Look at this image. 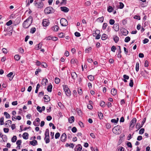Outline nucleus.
I'll list each match as a JSON object with an SVG mask.
<instances>
[{
  "label": "nucleus",
  "instance_id": "44",
  "mask_svg": "<svg viewBox=\"0 0 151 151\" xmlns=\"http://www.w3.org/2000/svg\"><path fill=\"white\" fill-rule=\"evenodd\" d=\"M4 118L3 117H1L0 119V124L1 125H2L4 124Z\"/></svg>",
  "mask_w": 151,
  "mask_h": 151
},
{
  "label": "nucleus",
  "instance_id": "24",
  "mask_svg": "<svg viewBox=\"0 0 151 151\" xmlns=\"http://www.w3.org/2000/svg\"><path fill=\"white\" fill-rule=\"evenodd\" d=\"M22 140H18L16 142V144L17 145V147H19V149H20V145L22 143Z\"/></svg>",
  "mask_w": 151,
  "mask_h": 151
},
{
  "label": "nucleus",
  "instance_id": "54",
  "mask_svg": "<svg viewBox=\"0 0 151 151\" xmlns=\"http://www.w3.org/2000/svg\"><path fill=\"white\" fill-rule=\"evenodd\" d=\"M109 22V24L111 25H113L115 21H114V20L113 19H111L110 20Z\"/></svg>",
  "mask_w": 151,
  "mask_h": 151
},
{
  "label": "nucleus",
  "instance_id": "46",
  "mask_svg": "<svg viewBox=\"0 0 151 151\" xmlns=\"http://www.w3.org/2000/svg\"><path fill=\"white\" fill-rule=\"evenodd\" d=\"M136 127L137 129H138L136 131L138 130L139 129L141 128V127H140V123H137L136 125Z\"/></svg>",
  "mask_w": 151,
  "mask_h": 151
},
{
  "label": "nucleus",
  "instance_id": "33",
  "mask_svg": "<svg viewBox=\"0 0 151 151\" xmlns=\"http://www.w3.org/2000/svg\"><path fill=\"white\" fill-rule=\"evenodd\" d=\"M133 81L132 79L131 78L130 79V81L129 84V86L131 87H132L133 85Z\"/></svg>",
  "mask_w": 151,
  "mask_h": 151
},
{
  "label": "nucleus",
  "instance_id": "9",
  "mask_svg": "<svg viewBox=\"0 0 151 151\" xmlns=\"http://www.w3.org/2000/svg\"><path fill=\"white\" fill-rule=\"evenodd\" d=\"M82 148L81 145L80 144H78L76 146L75 148V151H81Z\"/></svg>",
  "mask_w": 151,
  "mask_h": 151
},
{
  "label": "nucleus",
  "instance_id": "20",
  "mask_svg": "<svg viewBox=\"0 0 151 151\" xmlns=\"http://www.w3.org/2000/svg\"><path fill=\"white\" fill-rule=\"evenodd\" d=\"M49 131L48 129H46L45 132V137H49Z\"/></svg>",
  "mask_w": 151,
  "mask_h": 151
},
{
  "label": "nucleus",
  "instance_id": "63",
  "mask_svg": "<svg viewBox=\"0 0 151 151\" xmlns=\"http://www.w3.org/2000/svg\"><path fill=\"white\" fill-rule=\"evenodd\" d=\"M149 41V40L148 39L145 38L143 40V44H145L147 43Z\"/></svg>",
  "mask_w": 151,
  "mask_h": 151
},
{
  "label": "nucleus",
  "instance_id": "39",
  "mask_svg": "<svg viewBox=\"0 0 151 151\" xmlns=\"http://www.w3.org/2000/svg\"><path fill=\"white\" fill-rule=\"evenodd\" d=\"M118 148V151H125L124 148L122 146H119Z\"/></svg>",
  "mask_w": 151,
  "mask_h": 151
},
{
  "label": "nucleus",
  "instance_id": "60",
  "mask_svg": "<svg viewBox=\"0 0 151 151\" xmlns=\"http://www.w3.org/2000/svg\"><path fill=\"white\" fill-rule=\"evenodd\" d=\"M119 8L120 9H122L124 7V4L122 2H119Z\"/></svg>",
  "mask_w": 151,
  "mask_h": 151
},
{
  "label": "nucleus",
  "instance_id": "29",
  "mask_svg": "<svg viewBox=\"0 0 151 151\" xmlns=\"http://www.w3.org/2000/svg\"><path fill=\"white\" fill-rule=\"evenodd\" d=\"M88 78L91 81H93L94 78V77L91 75L88 76Z\"/></svg>",
  "mask_w": 151,
  "mask_h": 151
},
{
  "label": "nucleus",
  "instance_id": "3",
  "mask_svg": "<svg viewBox=\"0 0 151 151\" xmlns=\"http://www.w3.org/2000/svg\"><path fill=\"white\" fill-rule=\"evenodd\" d=\"M121 127L119 125L115 127L112 129L113 132L116 134H119L120 133Z\"/></svg>",
  "mask_w": 151,
  "mask_h": 151
},
{
  "label": "nucleus",
  "instance_id": "25",
  "mask_svg": "<svg viewBox=\"0 0 151 151\" xmlns=\"http://www.w3.org/2000/svg\"><path fill=\"white\" fill-rule=\"evenodd\" d=\"M101 39L102 40H105L107 38V36L105 34H103L101 36Z\"/></svg>",
  "mask_w": 151,
  "mask_h": 151
},
{
  "label": "nucleus",
  "instance_id": "55",
  "mask_svg": "<svg viewBox=\"0 0 151 151\" xmlns=\"http://www.w3.org/2000/svg\"><path fill=\"white\" fill-rule=\"evenodd\" d=\"M12 20H10L8 22H7L6 23V24L7 26H9L10 25L12 24Z\"/></svg>",
  "mask_w": 151,
  "mask_h": 151
},
{
  "label": "nucleus",
  "instance_id": "50",
  "mask_svg": "<svg viewBox=\"0 0 151 151\" xmlns=\"http://www.w3.org/2000/svg\"><path fill=\"white\" fill-rule=\"evenodd\" d=\"M40 87V85L39 84H38L37 86L36 89L35 91V93H37L38 91L39 88Z\"/></svg>",
  "mask_w": 151,
  "mask_h": 151
},
{
  "label": "nucleus",
  "instance_id": "17",
  "mask_svg": "<svg viewBox=\"0 0 151 151\" xmlns=\"http://www.w3.org/2000/svg\"><path fill=\"white\" fill-rule=\"evenodd\" d=\"M28 136L29 134L27 133L24 132L22 135V137L24 139H28Z\"/></svg>",
  "mask_w": 151,
  "mask_h": 151
},
{
  "label": "nucleus",
  "instance_id": "32",
  "mask_svg": "<svg viewBox=\"0 0 151 151\" xmlns=\"http://www.w3.org/2000/svg\"><path fill=\"white\" fill-rule=\"evenodd\" d=\"M4 114V115H5L6 118L9 119L10 118V115L6 112H5Z\"/></svg>",
  "mask_w": 151,
  "mask_h": 151
},
{
  "label": "nucleus",
  "instance_id": "21",
  "mask_svg": "<svg viewBox=\"0 0 151 151\" xmlns=\"http://www.w3.org/2000/svg\"><path fill=\"white\" fill-rule=\"evenodd\" d=\"M113 39L115 43H117L119 40V38L117 36H114L113 37Z\"/></svg>",
  "mask_w": 151,
  "mask_h": 151
},
{
  "label": "nucleus",
  "instance_id": "64",
  "mask_svg": "<svg viewBox=\"0 0 151 151\" xmlns=\"http://www.w3.org/2000/svg\"><path fill=\"white\" fill-rule=\"evenodd\" d=\"M52 36H49L47 37L45 39L46 40H52Z\"/></svg>",
  "mask_w": 151,
  "mask_h": 151
},
{
  "label": "nucleus",
  "instance_id": "1",
  "mask_svg": "<svg viewBox=\"0 0 151 151\" xmlns=\"http://www.w3.org/2000/svg\"><path fill=\"white\" fill-rule=\"evenodd\" d=\"M32 21V17L29 16L23 22V26L25 28H28L31 25Z\"/></svg>",
  "mask_w": 151,
  "mask_h": 151
},
{
  "label": "nucleus",
  "instance_id": "53",
  "mask_svg": "<svg viewBox=\"0 0 151 151\" xmlns=\"http://www.w3.org/2000/svg\"><path fill=\"white\" fill-rule=\"evenodd\" d=\"M101 106L104 107L105 106V102L104 101H102L100 104Z\"/></svg>",
  "mask_w": 151,
  "mask_h": 151
},
{
  "label": "nucleus",
  "instance_id": "51",
  "mask_svg": "<svg viewBox=\"0 0 151 151\" xmlns=\"http://www.w3.org/2000/svg\"><path fill=\"white\" fill-rule=\"evenodd\" d=\"M60 136V134L59 132H57L56 133L55 135V138L57 139Z\"/></svg>",
  "mask_w": 151,
  "mask_h": 151
},
{
  "label": "nucleus",
  "instance_id": "52",
  "mask_svg": "<svg viewBox=\"0 0 151 151\" xmlns=\"http://www.w3.org/2000/svg\"><path fill=\"white\" fill-rule=\"evenodd\" d=\"M127 146L129 147H130V148L132 147V144L130 142H127Z\"/></svg>",
  "mask_w": 151,
  "mask_h": 151
},
{
  "label": "nucleus",
  "instance_id": "11",
  "mask_svg": "<svg viewBox=\"0 0 151 151\" xmlns=\"http://www.w3.org/2000/svg\"><path fill=\"white\" fill-rule=\"evenodd\" d=\"M42 24L43 26L44 27L48 26L49 24L48 20L47 19H43L42 22Z\"/></svg>",
  "mask_w": 151,
  "mask_h": 151
},
{
  "label": "nucleus",
  "instance_id": "7",
  "mask_svg": "<svg viewBox=\"0 0 151 151\" xmlns=\"http://www.w3.org/2000/svg\"><path fill=\"white\" fill-rule=\"evenodd\" d=\"M67 138V135L65 133H64L61 136L60 138V140L62 142H65L66 139Z\"/></svg>",
  "mask_w": 151,
  "mask_h": 151
},
{
  "label": "nucleus",
  "instance_id": "15",
  "mask_svg": "<svg viewBox=\"0 0 151 151\" xmlns=\"http://www.w3.org/2000/svg\"><path fill=\"white\" fill-rule=\"evenodd\" d=\"M71 76L73 79L75 80L77 77V75L75 72H73L71 73Z\"/></svg>",
  "mask_w": 151,
  "mask_h": 151
},
{
  "label": "nucleus",
  "instance_id": "2",
  "mask_svg": "<svg viewBox=\"0 0 151 151\" xmlns=\"http://www.w3.org/2000/svg\"><path fill=\"white\" fill-rule=\"evenodd\" d=\"M44 12L45 14H48L54 13L55 12V10L52 7L49 6L45 8Z\"/></svg>",
  "mask_w": 151,
  "mask_h": 151
},
{
  "label": "nucleus",
  "instance_id": "58",
  "mask_svg": "<svg viewBox=\"0 0 151 151\" xmlns=\"http://www.w3.org/2000/svg\"><path fill=\"white\" fill-rule=\"evenodd\" d=\"M92 49V48L91 47H90L86 49L85 50V52L86 53H88L89 51H90Z\"/></svg>",
  "mask_w": 151,
  "mask_h": 151
},
{
  "label": "nucleus",
  "instance_id": "31",
  "mask_svg": "<svg viewBox=\"0 0 151 151\" xmlns=\"http://www.w3.org/2000/svg\"><path fill=\"white\" fill-rule=\"evenodd\" d=\"M65 92L66 95L68 96H70L71 95V93L70 89L67 90Z\"/></svg>",
  "mask_w": 151,
  "mask_h": 151
},
{
  "label": "nucleus",
  "instance_id": "48",
  "mask_svg": "<svg viewBox=\"0 0 151 151\" xmlns=\"http://www.w3.org/2000/svg\"><path fill=\"white\" fill-rule=\"evenodd\" d=\"M55 82L56 84H58L60 82V79L58 78H55Z\"/></svg>",
  "mask_w": 151,
  "mask_h": 151
},
{
  "label": "nucleus",
  "instance_id": "43",
  "mask_svg": "<svg viewBox=\"0 0 151 151\" xmlns=\"http://www.w3.org/2000/svg\"><path fill=\"white\" fill-rule=\"evenodd\" d=\"M20 56L19 55H17L14 56V58L17 60H19L20 59Z\"/></svg>",
  "mask_w": 151,
  "mask_h": 151
},
{
  "label": "nucleus",
  "instance_id": "36",
  "mask_svg": "<svg viewBox=\"0 0 151 151\" xmlns=\"http://www.w3.org/2000/svg\"><path fill=\"white\" fill-rule=\"evenodd\" d=\"M1 137L3 139V141L4 142H5L6 141L7 136L6 135H2Z\"/></svg>",
  "mask_w": 151,
  "mask_h": 151
},
{
  "label": "nucleus",
  "instance_id": "42",
  "mask_svg": "<svg viewBox=\"0 0 151 151\" xmlns=\"http://www.w3.org/2000/svg\"><path fill=\"white\" fill-rule=\"evenodd\" d=\"M113 8L112 6H109L107 8V11L109 12H112Z\"/></svg>",
  "mask_w": 151,
  "mask_h": 151
},
{
  "label": "nucleus",
  "instance_id": "45",
  "mask_svg": "<svg viewBox=\"0 0 151 151\" xmlns=\"http://www.w3.org/2000/svg\"><path fill=\"white\" fill-rule=\"evenodd\" d=\"M145 129L144 128L140 129L139 131V134H142L144 132Z\"/></svg>",
  "mask_w": 151,
  "mask_h": 151
},
{
  "label": "nucleus",
  "instance_id": "57",
  "mask_svg": "<svg viewBox=\"0 0 151 151\" xmlns=\"http://www.w3.org/2000/svg\"><path fill=\"white\" fill-rule=\"evenodd\" d=\"M107 24L106 23H104L103 24V26H102V29H103L104 30L105 29L106 27H107Z\"/></svg>",
  "mask_w": 151,
  "mask_h": 151
},
{
  "label": "nucleus",
  "instance_id": "26",
  "mask_svg": "<svg viewBox=\"0 0 151 151\" xmlns=\"http://www.w3.org/2000/svg\"><path fill=\"white\" fill-rule=\"evenodd\" d=\"M104 18L103 17H99L97 19V21L101 23L102 22H103Z\"/></svg>",
  "mask_w": 151,
  "mask_h": 151
},
{
  "label": "nucleus",
  "instance_id": "12",
  "mask_svg": "<svg viewBox=\"0 0 151 151\" xmlns=\"http://www.w3.org/2000/svg\"><path fill=\"white\" fill-rule=\"evenodd\" d=\"M121 30L122 33L124 36L127 35L129 33L128 31L125 28H122Z\"/></svg>",
  "mask_w": 151,
  "mask_h": 151
},
{
  "label": "nucleus",
  "instance_id": "16",
  "mask_svg": "<svg viewBox=\"0 0 151 151\" xmlns=\"http://www.w3.org/2000/svg\"><path fill=\"white\" fill-rule=\"evenodd\" d=\"M44 99L45 102H48L50 101V98L47 95H45L44 97Z\"/></svg>",
  "mask_w": 151,
  "mask_h": 151
},
{
  "label": "nucleus",
  "instance_id": "10",
  "mask_svg": "<svg viewBox=\"0 0 151 151\" xmlns=\"http://www.w3.org/2000/svg\"><path fill=\"white\" fill-rule=\"evenodd\" d=\"M115 31L117 32L119 29V24L117 23L114 24L113 27Z\"/></svg>",
  "mask_w": 151,
  "mask_h": 151
},
{
  "label": "nucleus",
  "instance_id": "19",
  "mask_svg": "<svg viewBox=\"0 0 151 151\" xmlns=\"http://www.w3.org/2000/svg\"><path fill=\"white\" fill-rule=\"evenodd\" d=\"M29 143L30 145H32L33 146H35L37 144V142L36 140L31 141L29 142Z\"/></svg>",
  "mask_w": 151,
  "mask_h": 151
},
{
  "label": "nucleus",
  "instance_id": "28",
  "mask_svg": "<svg viewBox=\"0 0 151 151\" xmlns=\"http://www.w3.org/2000/svg\"><path fill=\"white\" fill-rule=\"evenodd\" d=\"M63 88L65 92L67 90L70 89L67 85H63Z\"/></svg>",
  "mask_w": 151,
  "mask_h": 151
},
{
  "label": "nucleus",
  "instance_id": "18",
  "mask_svg": "<svg viewBox=\"0 0 151 151\" xmlns=\"http://www.w3.org/2000/svg\"><path fill=\"white\" fill-rule=\"evenodd\" d=\"M75 120L74 117L73 116H71L68 119V121L70 123H72L74 122Z\"/></svg>",
  "mask_w": 151,
  "mask_h": 151
},
{
  "label": "nucleus",
  "instance_id": "61",
  "mask_svg": "<svg viewBox=\"0 0 151 151\" xmlns=\"http://www.w3.org/2000/svg\"><path fill=\"white\" fill-rule=\"evenodd\" d=\"M71 130L73 133H75L76 132L77 129L76 127H74L72 128Z\"/></svg>",
  "mask_w": 151,
  "mask_h": 151
},
{
  "label": "nucleus",
  "instance_id": "41",
  "mask_svg": "<svg viewBox=\"0 0 151 151\" xmlns=\"http://www.w3.org/2000/svg\"><path fill=\"white\" fill-rule=\"evenodd\" d=\"M54 29H53L54 31H57L59 29V27L57 25H55L53 27Z\"/></svg>",
  "mask_w": 151,
  "mask_h": 151
},
{
  "label": "nucleus",
  "instance_id": "49",
  "mask_svg": "<svg viewBox=\"0 0 151 151\" xmlns=\"http://www.w3.org/2000/svg\"><path fill=\"white\" fill-rule=\"evenodd\" d=\"M11 124L12 121L10 120H8L6 122V123H5V125L6 126L7 125H9V124Z\"/></svg>",
  "mask_w": 151,
  "mask_h": 151
},
{
  "label": "nucleus",
  "instance_id": "34",
  "mask_svg": "<svg viewBox=\"0 0 151 151\" xmlns=\"http://www.w3.org/2000/svg\"><path fill=\"white\" fill-rule=\"evenodd\" d=\"M17 140V137L16 136H14L12 139L11 141L12 142H14Z\"/></svg>",
  "mask_w": 151,
  "mask_h": 151
},
{
  "label": "nucleus",
  "instance_id": "35",
  "mask_svg": "<svg viewBox=\"0 0 151 151\" xmlns=\"http://www.w3.org/2000/svg\"><path fill=\"white\" fill-rule=\"evenodd\" d=\"M139 63L138 62L137 63L136 66V70L137 72H138L139 70Z\"/></svg>",
  "mask_w": 151,
  "mask_h": 151
},
{
  "label": "nucleus",
  "instance_id": "38",
  "mask_svg": "<svg viewBox=\"0 0 151 151\" xmlns=\"http://www.w3.org/2000/svg\"><path fill=\"white\" fill-rule=\"evenodd\" d=\"M130 38L129 37H126L124 40V42H128L129 41H130Z\"/></svg>",
  "mask_w": 151,
  "mask_h": 151
},
{
  "label": "nucleus",
  "instance_id": "27",
  "mask_svg": "<svg viewBox=\"0 0 151 151\" xmlns=\"http://www.w3.org/2000/svg\"><path fill=\"white\" fill-rule=\"evenodd\" d=\"M98 114L100 119H103V114L101 112H98Z\"/></svg>",
  "mask_w": 151,
  "mask_h": 151
},
{
  "label": "nucleus",
  "instance_id": "8",
  "mask_svg": "<svg viewBox=\"0 0 151 151\" xmlns=\"http://www.w3.org/2000/svg\"><path fill=\"white\" fill-rule=\"evenodd\" d=\"M137 120L136 118H134L130 122V126L132 127H133L136 122Z\"/></svg>",
  "mask_w": 151,
  "mask_h": 151
},
{
  "label": "nucleus",
  "instance_id": "14",
  "mask_svg": "<svg viewBox=\"0 0 151 151\" xmlns=\"http://www.w3.org/2000/svg\"><path fill=\"white\" fill-rule=\"evenodd\" d=\"M60 8L62 11L65 12H67L69 10L68 8L65 6L61 7Z\"/></svg>",
  "mask_w": 151,
  "mask_h": 151
},
{
  "label": "nucleus",
  "instance_id": "37",
  "mask_svg": "<svg viewBox=\"0 0 151 151\" xmlns=\"http://www.w3.org/2000/svg\"><path fill=\"white\" fill-rule=\"evenodd\" d=\"M100 33V32L99 30H97L93 34V36L94 37L96 36V35H97L98 34H99Z\"/></svg>",
  "mask_w": 151,
  "mask_h": 151
},
{
  "label": "nucleus",
  "instance_id": "40",
  "mask_svg": "<svg viewBox=\"0 0 151 151\" xmlns=\"http://www.w3.org/2000/svg\"><path fill=\"white\" fill-rule=\"evenodd\" d=\"M36 30L35 27H33L31 28L30 29V32L32 34H33L35 32Z\"/></svg>",
  "mask_w": 151,
  "mask_h": 151
},
{
  "label": "nucleus",
  "instance_id": "5",
  "mask_svg": "<svg viewBox=\"0 0 151 151\" xmlns=\"http://www.w3.org/2000/svg\"><path fill=\"white\" fill-rule=\"evenodd\" d=\"M35 6L38 8H42L43 6V3L42 1L40 2H35V1L34 3Z\"/></svg>",
  "mask_w": 151,
  "mask_h": 151
},
{
  "label": "nucleus",
  "instance_id": "13",
  "mask_svg": "<svg viewBox=\"0 0 151 151\" xmlns=\"http://www.w3.org/2000/svg\"><path fill=\"white\" fill-rule=\"evenodd\" d=\"M111 94L113 96H115L117 93V90L115 88H112L111 91Z\"/></svg>",
  "mask_w": 151,
  "mask_h": 151
},
{
  "label": "nucleus",
  "instance_id": "30",
  "mask_svg": "<svg viewBox=\"0 0 151 151\" xmlns=\"http://www.w3.org/2000/svg\"><path fill=\"white\" fill-rule=\"evenodd\" d=\"M49 137H45L44 138V140L45 141V143H48L50 142V140L49 139Z\"/></svg>",
  "mask_w": 151,
  "mask_h": 151
},
{
  "label": "nucleus",
  "instance_id": "6",
  "mask_svg": "<svg viewBox=\"0 0 151 151\" xmlns=\"http://www.w3.org/2000/svg\"><path fill=\"white\" fill-rule=\"evenodd\" d=\"M40 120L39 118H37L33 122V124L35 126H39Z\"/></svg>",
  "mask_w": 151,
  "mask_h": 151
},
{
  "label": "nucleus",
  "instance_id": "22",
  "mask_svg": "<svg viewBox=\"0 0 151 151\" xmlns=\"http://www.w3.org/2000/svg\"><path fill=\"white\" fill-rule=\"evenodd\" d=\"M48 82V80L47 79H42V83L44 85H45L46 83Z\"/></svg>",
  "mask_w": 151,
  "mask_h": 151
},
{
  "label": "nucleus",
  "instance_id": "56",
  "mask_svg": "<svg viewBox=\"0 0 151 151\" xmlns=\"http://www.w3.org/2000/svg\"><path fill=\"white\" fill-rule=\"evenodd\" d=\"M116 47L114 46H112L111 47V51L114 52H115L116 50Z\"/></svg>",
  "mask_w": 151,
  "mask_h": 151
},
{
  "label": "nucleus",
  "instance_id": "59",
  "mask_svg": "<svg viewBox=\"0 0 151 151\" xmlns=\"http://www.w3.org/2000/svg\"><path fill=\"white\" fill-rule=\"evenodd\" d=\"M41 71V69L40 68H38L37 69L36 71L35 72V75H37L39 72Z\"/></svg>",
  "mask_w": 151,
  "mask_h": 151
},
{
  "label": "nucleus",
  "instance_id": "62",
  "mask_svg": "<svg viewBox=\"0 0 151 151\" xmlns=\"http://www.w3.org/2000/svg\"><path fill=\"white\" fill-rule=\"evenodd\" d=\"M37 110L40 113H41L42 112V110H41L42 109L41 108L40 106H37Z\"/></svg>",
  "mask_w": 151,
  "mask_h": 151
},
{
  "label": "nucleus",
  "instance_id": "23",
  "mask_svg": "<svg viewBox=\"0 0 151 151\" xmlns=\"http://www.w3.org/2000/svg\"><path fill=\"white\" fill-rule=\"evenodd\" d=\"M52 87L51 84L49 85L47 88V91L49 92H51L52 90Z\"/></svg>",
  "mask_w": 151,
  "mask_h": 151
},
{
  "label": "nucleus",
  "instance_id": "47",
  "mask_svg": "<svg viewBox=\"0 0 151 151\" xmlns=\"http://www.w3.org/2000/svg\"><path fill=\"white\" fill-rule=\"evenodd\" d=\"M42 44L41 43H40L37 46V47H36V48L37 49V50H38L39 49H40L41 48V47L42 46Z\"/></svg>",
  "mask_w": 151,
  "mask_h": 151
},
{
  "label": "nucleus",
  "instance_id": "4",
  "mask_svg": "<svg viewBox=\"0 0 151 151\" xmlns=\"http://www.w3.org/2000/svg\"><path fill=\"white\" fill-rule=\"evenodd\" d=\"M60 23L62 26H66L68 25L67 20L64 18H62L60 19Z\"/></svg>",
  "mask_w": 151,
  "mask_h": 151
}]
</instances>
